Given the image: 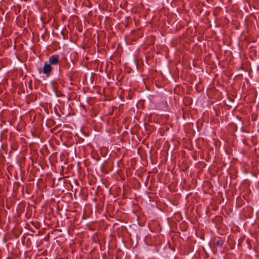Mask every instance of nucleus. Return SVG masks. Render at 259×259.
<instances>
[{
	"label": "nucleus",
	"instance_id": "3",
	"mask_svg": "<svg viewBox=\"0 0 259 259\" xmlns=\"http://www.w3.org/2000/svg\"><path fill=\"white\" fill-rule=\"evenodd\" d=\"M217 244L218 245H222V243L220 242L219 241H218L217 243Z\"/></svg>",
	"mask_w": 259,
	"mask_h": 259
},
{
	"label": "nucleus",
	"instance_id": "1",
	"mask_svg": "<svg viewBox=\"0 0 259 259\" xmlns=\"http://www.w3.org/2000/svg\"><path fill=\"white\" fill-rule=\"evenodd\" d=\"M53 68L50 64H48V62L44 63V65L42 68L41 72L43 74H45L47 77L50 76L52 74Z\"/></svg>",
	"mask_w": 259,
	"mask_h": 259
},
{
	"label": "nucleus",
	"instance_id": "2",
	"mask_svg": "<svg viewBox=\"0 0 259 259\" xmlns=\"http://www.w3.org/2000/svg\"><path fill=\"white\" fill-rule=\"evenodd\" d=\"M60 62L59 56L57 55H52L49 59L48 64L51 65H57Z\"/></svg>",
	"mask_w": 259,
	"mask_h": 259
}]
</instances>
